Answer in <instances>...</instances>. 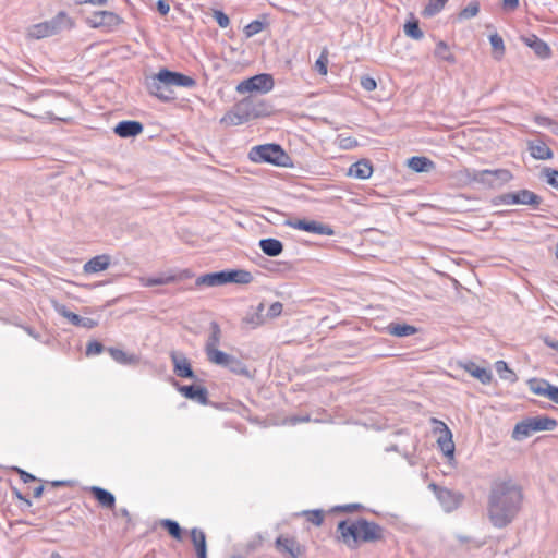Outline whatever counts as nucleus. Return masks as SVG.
<instances>
[{
  "label": "nucleus",
  "mask_w": 558,
  "mask_h": 558,
  "mask_svg": "<svg viewBox=\"0 0 558 558\" xmlns=\"http://www.w3.org/2000/svg\"><path fill=\"white\" fill-rule=\"evenodd\" d=\"M262 267L272 274H279L284 270H290L292 268L291 264L288 262L274 260H265V264H263Z\"/></svg>",
  "instance_id": "nucleus-42"
},
{
  "label": "nucleus",
  "mask_w": 558,
  "mask_h": 558,
  "mask_svg": "<svg viewBox=\"0 0 558 558\" xmlns=\"http://www.w3.org/2000/svg\"><path fill=\"white\" fill-rule=\"evenodd\" d=\"M170 359L173 364V373L178 377L198 380L192 368L190 360L183 353L171 351Z\"/></svg>",
  "instance_id": "nucleus-15"
},
{
  "label": "nucleus",
  "mask_w": 558,
  "mask_h": 558,
  "mask_svg": "<svg viewBox=\"0 0 558 558\" xmlns=\"http://www.w3.org/2000/svg\"><path fill=\"white\" fill-rule=\"evenodd\" d=\"M336 541L349 549H357L363 543H376L385 539V529L365 518L341 520L337 524Z\"/></svg>",
  "instance_id": "nucleus-2"
},
{
  "label": "nucleus",
  "mask_w": 558,
  "mask_h": 558,
  "mask_svg": "<svg viewBox=\"0 0 558 558\" xmlns=\"http://www.w3.org/2000/svg\"><path fill=\"white\" fill-rule=\"evenodd\" d=\"M191 541L196 554L207 553L206 535L201 529L194 527L191 530Z\"/></svg>",
  "instance_id": "nucleus-36"
},
{
  "label": "nucleus",
  "mask_w": 558,
  "mask_h": 558,
  "mask_svg": "<svg viewBox=\"0 0 558 558\" xmlns=\"http://www.w3.org/2000/svg\"><path fill=\"white\" fill-rule=\"evenodd\" d=\"M174 386L177 390L186 399L198 402L199 404L207 405L209 403L208 400V390L206 387L201 385H180L174 381Z\"/></svg>",
  "instance_id": "nucleus-16"
},
{
  "label": "nucleus",
  "mask_w": 558,
  "mask_h": 558,
  "mask_svg": "<svg viewBox=\"0 0 558 558\" xmlns=\"http://www.w3.org/2000/svg\"><path fill=\"white\" fill-rule=\"evenodd\" d=\"M210 363L226 367L235 375L246 378L252 377L250 369L241 360L226 352L216 353L215 359Z\"/></svg>",
  "instance_id": "nucleus-13"
},
{
  "label": "nucleus",
  "mask_w": 558,
  "mask_h": 558,
  "mask_svg": "<svg viewBox=\"0 0 558 558\" xmlns=\"http://www.w3.org/2000/svg\"><path fill=\"white\" fill-rule=\"evenodd\" d=\"M248 156L255 162H268L279 167L292 166L290 156L279 144L255 146L251 149Z\"/></svg>",
  "instance_id": "nucleus-4"
},
{
  "label": "nucleus",
  "mask_w": 558,
  "mask_h": 558,
  "mask_svg": "<svg viewBox=\"0 0 558 558\" xmlns=\"http://www.w3.org/2000/svg\"><path fill=\"white\" fill-rule=\"evenodd\" d=\"M553 402L558 404V387L549 384L547 386V396Z\"/></svg>",
  "instance_id": "nucleus-58"
},
{
  "label": "nucleus",
  "mask_w": 558,
  "mask_h": 558,
  "mask_svg": "<svg viewBox=\"0 0 558 558\" xmlns=\"http://www.w3.org/2000/svg\"><path fill=\"white\" fill-rule=\"evenodd\" d=\"M386 330L389 335L398 337V338L409 337V336L415 335L417 332L416 327H414L412 325H408V324H400V323H390L386 327Z\"/></svg>",
  "instance_id": "nucleus-32"
},
{
  "label": "nucleus",
  "mask_w": 558,
  "mask_h": 558,
  "mask_svg": "<svg viewBox=\"0 0 558 558\" xmlns=\"http://www.w3.org/2000/svg\"><path fill=\"white\" fill-rule=\"evenodd\" d=\"M225 271L226 283L248 284L253 281V275L245 269H227Z\"/></svg>",
  "instance_id": "nucleus-25"
},
{
  "label": "nucleus",
  "mask_w": 558,
  "mask_h": 558,
  "mask_svg": "<svg viewBox=\"0 0 558 558\" xmlns=\"http://www.w3.org/2000/svg\"><path fill=\"white\" fill-rule=\"evenodd\" d=\"M547 386H549V381L546 379L533 378L529 380L530 390L538 396H547Z\"/></svg>",
  "instance_id": "nucleus-43"
},
{
  "label": "nucleus",
  "mask_w": 558,
  "mask_h": 558,
  "mask_svg": "<svg viewBox=\"0 0 558 558\" xmlns=\"http://www.w3.org/2000/svg\"><path fill=\"white\" fill-rule=\"evenodd\" d=\"M302 515L305 517V519L314 524L315 526H320L324 522L325 512L324 510L316 509V510H304L302 512Z\"/></svg>",
  "instance_id": "nucleus-44"
},
{
  "label": "nucleus",
  "mask_w": 558,
  "mask_h": 558,
  "mask_svg": "<svg viewBox=\"0 0 558 558\" xmlns=\"http://www.w3.org/2000/svg\"><path fill=\"white\" fill-rule=\"evenodd\" d=\"M195 284L197 287H199V286L218 287V286L227 284L226 278H225V271L221 270V271L202 275L196 279Z\"/></svg>",
  "instance_id": "nucleus-29"
},
{
  "label": "nucleus",
  "mask_w": 558,
  "mask_h": 558,
  "mask_svg": "<svg viewBox=\"0 0 558 558\" xmlns=\"http://www.w3.org/2000/svg\"><path fill=\"white\" fill-rule=\"evenodd\" d=\"M558 425L555 418L545 415H537L527 417L519 422L513 430V437L515 439H523L529 437L532 433L541 430H554Z\"/></svg>",
  "instance_id": "nucleus-6"
},
{
  "label": "nucleus",
  "mask_w": 558,
  "mask_h": 558,
  "mask_svg": "<svg viewBox=\"0 0 558 558\" xmlns=\"http://www.w3.org/2000/svg\"><path fill=\"white\" fill-rule=\"evenodd\" d=\"M268 26V23L266 21L255 20L251 23H248L243 32L246 38H251L254 35L260 33L263 29H265Z\"/></svg>",
  "instance_id": "nucleus-41"
},
{
  "label": "nucleus",
  "mask_w": 558,
  "mask_h": 558,
  "mask_svg": "<svg viewBox=\"0 0 558 558\" xmlns=\"http://www.w3.org/2000/svg\"><path fill=\"white\" fill-rule=\"evenodd\" d=\"M310 420H311L310 415H305V416L294 415V416L289 417L287 420V422L291 425H296L299 423L308 422Z\"/></svg>",
  "instance_id": "nucleus-61"
},
{
  "label": "nucleus",
  "mask_w": 558,
  "mask_h": 558,
  "mask_svg": "<svg viewBox=\"0 0 558 558\" xmlns=\"http://www.w3.org/2000/svg\"><path fill=\"white\" fill-rule=\"evenodd\" d=\"M408 166L415 172H429L435 168L434 162L424 156H413L408 160Z\"/></svg>",
  "instance_id": "nucleus-34"
},
{
  "label": "nucleus",
  "mask_w": 558,
  "mask_h": 558,
  "mask_svg": "<svg viewBox=\"0 0 558 558\" xmlns=\"http://www.w3.org/2000/svg\"><path fill=\"white\" fill-rule=\"evenodd\" d=\"M463 368L473 377L478 379L483 385H488L492 381V372L487 368L477 366L474 362H468Z\"/></svg>",
  "instance_id": "nucleus-30"
},
{
  "label": "nucleus",
  "mask_w": 558,
  "mask_h": 558,
  "mask_svg": "<svg viewBox=\"0 0 558 558\" xmlns=\"http://www.w3.org/2000/svg\"><path fill=\"white\" fill-rule=\"evenodd\" d=\"M448 0H428V3L422 11L424 17H433L442 11Z\"/></svg>",
  "instance_id": "nucleus-38"
},
{
  "label": "nucleus",
  "mask_w": 558,
  "mask_h": 558,
  "mask_svg": "<svg viewBox=\"0 0 558 558\" xmlns=\"http://www.w3.org/2000/svg\"><path fill=\"white\" fill-rule=\"evenodd\" d=\"M522 41L530 47L539 59H548L551 56V49L547 43L535 34L522 36Z\"/></svg>",
  "instance_id": "nucleus-20"
},
{
  "label": "nucleus",
  "mask_w": 558,
  "mask_h": 558,
  "mask_svg": "<svg viewBox=\"0 0 558 558\" xmlns=\"http://www.w3.org/2000/svg\"><path fill=\"white\" fill-rule=\"evenodd\" d=\"M175 280H177L175 276L149 278L147 280L146 286L153 287V286L168 284V283L174 282Z\"/></svg>",
  "instance_id": "nucleus-52"
},
{
  "label": "nucleus",
  "mask_w": 558,
  "mask_h": 558,
  "mask_svg": "<svg viewBox=\"0 0 558 558\" xmlns=\"http://www.w3.org/2000/svg\"><path fill=\"white\" fill-rule=\"evenodd\" d=\"M157 11L161 14V15H167L169 13V10H170V5L168 4L167 1L165 0H158L157 1Z\"/></svg>",
  "instance_id": "nucleus-60"
},
{
  "label": "nucleus",
  "mask_w": 558,
  "mask_h": 558,
  "mask_svg": "<svg viewBox=\"0 0 558 558\" xmlns=\"http://www.w3.org/2000/svg\"><path fill=\"white\" fill-rule=\"evenodd\" d=\"M363 509V506L361 504H347L343 506H336L331 509L332 512H345V513H352L355 511H359Z\"/></svg>",
  "instance_id": "nucleus-53"
},
{
  "label": "nucleus",
  "mask_w": 558,
  "mask_h": 558,
  "mask_svg": "<svg viewBox=\"0 0 558 558\" xmlns=\"http://www.w3.org/2000/svg\"><path fill=\"white\" fill-rule=\"evenodd\" d=\"M328 58L327 52L324 50L315 62V69L322 75L327 74Z\"/></svg>",
  "instance_id": "nucleus-51"
},
{
  "label": "nucleus",
  "mask_w": 558,
  "mask_h": 558,
  "mask_svg": "<svg viewBox=\"0 0 558 558\" xmlns=\"http://www.w3.org/2000/svg\"><path fill=\"white\" fill-rule=\"evenodd\" d=\"M480 12V3L477 1H471L461 12L459 19L468 20L476 16Z\"/></svg>",
  "instance_id": "nucleus-47"
},
{
  "label": "nucleus",
  "mask_w": 558,
  "mask_h": 558,
  "mask_svg": "<svg viewBox=\"0 0 558 558\" xmlns=\"http://www.w3.org/2000/svg\"><path fill=\"white\" fill-rule=\"evenodd\" d=\"M469 178L473 182L481 183L488 187H496L512 180L513 175L508 169H484L473 170L469 173Z\"/></svg>",
  "instance_id": "nucleus-7"
},
{
  "label": "nucleus",
  "mask_w": 558,
  "mask_h": 558,
  "mask_svg": "<svg viewBox=\"0 0 558 558\" xmlns=\"http://www.w3.org/2000/svg\"><path fill=\"white\" fill-rule=\"evenodd\" d=\"M283 305L280 302L272 303L269 308L267 315L269 317H277L282 313Z\"/></svg>",
  "instance_id": "nucleus-57"
},
{
  "label": "nucleus",
  "mask_w": 558,
  "mask_h": 558,
  "mask_svg": "<svg viewBox=\"0 0 558 558\" xmlns=\"http://www.w3.org/2000/svg\"><path fill=\"white\" fill-rule=\"evenodd\" d=\"M110 265V256L107 254L97 255L90 258L83 267L84 272L95 274L107 269Z\"/></svg>",
  "instance_id": "nucleus-26"
},
{
  "label": "nucleus",
  "mask_w": 558,
  "mask_h": 558,
  "mask_svg": "<svg viewBox=\"0 0 558 558\" xmlns=\"http://www.w3.org/2000/svg\"><path fill=\"white\" fill-rule=\"evenodd\" d=\"M489 41L493 47V56L496 60H500L505 54V44L502 37L495 33L489 36Z\"/></svg>",
  "instance_id": "nucleus-39"
},
{
  "label": "nucleus",
  "mask_w": 558,
  "mask_h": 558,
  "mask_svg": "<svg viewBox=\"0 0 558 558\" xmlns=\"http://www.w3.org/2000/svg\"><path fill=\"white\" fill-rule=\"evenodd\" d=\"M496 371L502 379L511 383L517 380V375L513 371L509 369L508 364L505 361L496 362Z\"/></svg>",
  "instance_id": "nucleus-45"
},
{
  "label": "nucleus",
  "mask_w": 558,
  "mask_h": 558,
  "mask_svg": "<svg viewBox=\"0 0 558 558\" xmlns=\"http://www.w3.org/2000/svg\"><path fill=\"white\" fill-rule=\"evenodd\" d=\"M107 351V349L104 347L102 343H100L99 341L97 340H93V341H89L86 345V355L87 356H90V355H96V354H100L101 352L104 351Z\"/></svg>",
  "instance_id": "nucleus-50"
},
{
  "label": "nucleus",
  "mask_w": 558,
  "mask_h": 558,
  "mask_svg": "<svg viewBox=\"0 0 558 558\" xmlns=\"http://www.w3.org/2000/svg\"><path fill=\"white\" fill-rule=\"evenodd\" d=\"M404 34L415 40H420L424 37V33L420 28L417 20L408 21L403 26Z\"/></svg>",
  "instance_id": "nucleus-40"
},
{
  "label": "nucleus",
  "mask_w": 558,
  "mask_h": 558,
  "mask_svg": "<svg viewBox=\"0 0 558 558\" xmlns=\"http://www.w3.org/2000/svg\"><path fill=\"white\" fill-rule=\"evenodd\" d=\"M337 144L341 149L345 150L353 149L359 146V142L356 138L343 135H338Z\"/></svg>",
  "instance_id": "nucleus-48"
},
{
  "label": "nucleus",
  "mask_w": 558,
  "mask_h": 558,
  "mask_svg": "<svg viewBox=\"0 0 558 558\" xmlns=\"http://www.w3.org/2000/svg\"><path fill=\"white\" fill-rule=\"evenodd\" d=\"M14 471L19 474L23 483H29L37 481V477L23 469L14 468Z\"/></svg>",
  "instance_id": "nucleus-56"
},
{
  "label": "nucleus",
  "mask_w": 558,
  "mask_h": 558,
  "mask_svg": "<svg viewBox=\"0 0 558 558\" xmlns=\"http://www.w3.org/2000/svg\"><path fill=\"white\" fill-rule=\"evenodd\" d=\"M439 423L441 424L442 429H441V435L437 440L438 446H439L440 450L442 451V453L447 458H449L450 460H453L454 459V442L452 440V433L445 423H442V422H439Z\"/></svg>",
  "instance_id": "nucleus-23"
},
{
  "label": "nucleus",
  "mask_w": 558,
  "mask_h": 558,
  "mask_svg": "<svg viewBox=\"0 0 558 558\" xmlns=\"http://www.w3.org/2000/svg\"><path fill=\"white\" fill-rule=\"evenodd\" d=\"M523 489L513 480H495L487 496V517L497 529L511 524L523 504Z\"/></svg>",
  "instance_id": "nucleus-1"
},
{
  "label": "nucleus",
  "mask_w": 558,
  "mask_h": 558,
  "mask_svg": "<svg viewBox=\"0 0 558 558\" xmlns=\"http://www.w3.org/2000/svg\"><path fill=\"white\" fill-rule=\"evenodd\" d=\"M214 17H215L216 22L218 23V25L222 28L228 27L230 24L229 16L220 10L214 11Z\"/></svg>",
  "instance_id": "nucleus-54"
},
{
  "label": "nucleus",
  "mask_w": 558,
  "mask_h": 558,
  "mask_svg": "<svg viewBox=\"0 0 558 558\" xmlns=\"http://www.w3.org/2000/svg\"><path fill=\"white\" fill-rule=\"evenodd\" d=\"M56 311L66 318L72 325L77 327H84L86 329H92L97 326V322L89 317H82L71 311L68 310L65 305L56 304Z\"/></svg>",
  "instance_id": "nucleus-19"
},
{
  "label": "nucleus",
  "mask_w": 558,
  "mask_h": 558,
  "mask_svg": "<svg viewBox=\"0 0 558 558\" xmlns=\"http://www.w3.org/2000/svg\"><path fill=\"white\" fill-rule=\"evenodd\" d=\"M258 245L262 252L270 257L279 256L283 252L282 242L274 238L262 239Z\"/></svg>",
  "instance_id": "nucleus-27"
},
{
  "label": "nucleus",
  "mask_w": 558,
  "mask_h": 558,
  "mask_svg": "<svg viewBox=\"0 0 558 558\" xmlns=\"http://www.w3.org/2000/svg\"><path fill=\"white\" fill-rule=\"evenodd\" d=\"M143 130V124L135 120L120 121L113 129L114 133L122 138L135 137L141 134Z\"/></svg>",
  "instance_id": "nucleus-21"
},
{
  "label": "nucleus",
  "mask_w": 558,
  "mask_h": 558,
  "mask_svg": "<svg viewBox=\"0 0 558 558\" xmlns=\"http://www.w3.org/2000/svg\"><path fill=\"white\" fill-rule=\"evenodd\" d=\"M496 204H505V205H514V204H521V205H530L533 208H538V206L542 204L543 198L537 195L536 193L523 189L519 190L517 192H509L501 194L497 196Z\"/></svg>",
  "instance_id": "nucleus-8"
},
{
  "label": "nucleus",
  "mask_w": 558,
  "mask_h": 558,
  "mask_svg": "<svg viewBox=\"0 0 558 558\" xmlns=\"http://www.w3.org/2000/svg\"><path fill=\"white\" fill-rule=\"evenodd\" d=\"M107 352L110 354V356L122 365H135L138 363L140 359L135 354H128L121 349L117 348H107Z\"/></svg>",
  "instance_id": "nucleus-33"
},
{
  "label": "nucleus",
  "mask_w": 558,
  "mask_h": 558,
  "mask_svg": "<svg viewBox=\"0 0 558 558\" xmlns=\"http://www.w3.org/2000/svg\"><path fill=\"white\" fill-rule=\"evenodd\" d=\"M531 156L538 160H547L553 158L551 149L542 141H531L529 143Z\"/></svg>",
  "instance_id": "nucleus-28"
},
{
  "label": "nucleus",
  "mask_w": 558,
  "mask_h": 558,
  "mask_svg": "<svg viewBox=\"0 0 558 558\" xmlns=\"http://www.w3.org/2000/svg\"><path fill=\"white\" fill-rule=\"evenodd\" d=\"M159 524L174 539H177V541L183 539V530L181 529L180 524L177 521L171 520V519H162V520H160Z\"/></svg>",
  "instance_id": "nucleus-37"
},
{
  "label": "nucleus",
  "mask_w": 558,
  "mask_h": 558,
  "mask_svg": "<svg viewBox=\"0 0 558 558\" xmlns=\"http://www.w3.org/2000/svg\"><path fill=\"white\" fill-rule=\"evenodd\" d=\"M373 173V166L368 159H361L349 168L348 174L355 179L366 180Z\"/></svg>",
  "instance_id": "nucleus-24"
},
{
  "label": "nucleus",
  "mask_w": 558,
  "mask_h": 558,
  "mask_svg": "<svg viewBox=\"0 0 558 558\" xmlns=\"http://www.w3.org/2000/svg\"><path fill=\"white\" fill-rule=\"evenodd\" d=\"M86 23L93 28L112 29L123 23V19L111 11H95L86 17Z\"/></svg>",
  "instance_id": "nucleus-14"
},
{
  "label": "nucleus",
  "mask_w": 558,
  "mask_h": 558,
  "mask_svg": "<svg viewBox=\"0 0 558 558\" xmlns=\"http://www.w3.org/2000/svg\"><path fill=\"white\" fill-rule=\"evenodd\" d=\"M74 22L64 11H60L54 17L32 26L29 35L36 39L53 36L63 29H70Z\"/></svg>",
  "instance_id": "nucleus-5"
},
{
  "label": "nucleus",
  "mask_w": 558,
  "mask_h": 558,
  "mask_svg": "<svg viewBox=\"0 0 558 558\" xmlns=\"http://www.w3.org/2000/svg\"><path fill=\"white\" fill-rule=\"evenodd\" d=\"M361 86L366 90V92H372L376 88L377 86V83L376 81L368 76V75H364L361 77Z\"/></svg>",
  "instance_id": "nucleus-55"
},
{
  "label": "nucleus",
  "mask_w": 558,
  "mask_h": 558,
  "mask_svg": "<svg viewBox=\"0 0 558 558\" xmlns=\"http://www.w3.org/2000/svg\"><path fill=\"white\" fill-rule=\"evenodd\" d=\"M144 84L150 96L167 102L175 99L173 87L193 88L196 81L183 73L162 68L158 73L146 76Z\"/></svg>",
  "instance_id": "nucleus-3"
},
{
  "label": "nucleus",
  "mask_w": 558,
  "mask_h": 558,
  "mask_svg": "<svg viewBox=\"0 0 558 558\" xmlns=\"http://www.w3.org/2000/svg\"><path fill=\"white\" fill-rule=\"evenodd\" d=\"M287 225L292 228L312 232V233H316V234L332 235L335 233L330 226L317 222L315 220H306V219L288 220Z\"/></svg>",
  "instance_id": "nucleus-17"
},
{
  "label": "nucleus",
  "mask_w": 558,
  "mask_h": 558,
  "mask_svg": "<svg viewBox=\"0 0 558 558\" xmlns=\"http://www.w3.org/2000/svg\"><path fill=\"white\" fill-rule=\"evenodd\" d=\"M13 495L19 499L22 500L27 507L32 506V501L26 498L19 489L13 488Z\"/></svg>",
  "instance_id": "nucleus-63"
},
{
  "label": "nucleus",
  "mask_w": 558,
  "mask_h": 558,
  "mask_svg": "<svg viewBox=\"0 0 558 558\" xmlns=\"http://www.w3.org/2000/svg\"><path fill=\"white\" fill-rule=\"evenodd\" d=\"M428 488L434 492L446 512L456 510L464 499L463 494L439 486L436 483H430Z\"/></svg>",
  "instance_id": "nucleus-10"
},
{
  "label": "nucleus",
  "mask_w": 558,
  "mask_h": 558,
  "mask_svg": "<svg viewBox=\"0 0 558 558\" xmlns=\"http://www.w3.org/2000/svg\"><path fill=\"white\" fill-rule=\"evenodd\" d=\"M248 119L246 118L243 109L238 104L234 105L233 109L228 111L223 118L221 119L222 123H227L229 125H240L245 122H247Z\"/></svg>",
  "instance_id": "nucleus-31"
},
{
  "label": "nucleus",
  "mask_w": 558,
  "mask_h": 558,
  "mask_svg": "<svg viewBox=\"0 0 558 558\" xmlns=\"http://www.w3.org/2000/svg\"><path fill=\"white\" fill-rule=\"evenodd\" d=\"M275 82L270 74L262 73L242 81L236 86V92L243 94L247 92L267 93L274 88Z\"/></svg>",
  "instance_id": "nucleus-12"
},
{
  "label": "nucleus",
  "mask_w": 558,
  "mask_h": 558,
  "mask_svg": "<svg viewBox=\"0 0 558 558\" xmlns=\"http://www.w3.org/2000/svg\"><path fill=\"white\" fill-rule=\"evenodd\" d=\"M221 328L219 324L213 320L209 325V335L205 343V353L206 357L209 362L215 359L216 353H223V351L218 350L221 340Z\"/></svg>",
  "instance_id": "nucleus-18"
},
{
  "label": "nucleus",
  "mask_w": 558,
  "mask_h": 558,
  "mask_svg": "<svg viewBox=\"0 0 558 558\" xmlns=\"http://www.w3.org/2000/svg\"><path fill=\"white\" fill-rule=\"evenodd\" d=\"M88 490L102 508L110 510L116 508V497L111 492L100 486H90Z\"/></svg>",
  "instance_id": "nucleus-22"
},
{
  "label": "nucleus",
  "mask_w": 558,
  "mask_h": 558,
  "mask_svg": "<svg viewBox=\"0 0 558 558\" xmlns=\"http://www.w3.org/2000/svg\"><path fill=\"white\" fill-rule=\"evenodd\" d=\"M502 5L506 10L514 11L519 8V0H502Z\"/></svg>",
  "instance_id": "nucleus-62"
},
{
  "label": "nucleus",
  "mask_w": 558,
  "mask_h": 558,
  "mask_svg": "<svg viewBox=\"0 0 558 558\" xmlns=\"http://www.w3.org/2000/svg\"><path fill=\"white\" fill-rule=\"evenodd\" d=\"M434 56L442 61H446L450 64H454L457 62L456 56L451 52L448 44L444 40H439L436 44V48L434 50Z\"/></svg>",
  "instance_id": "nucleus-35"
},
{
  "label": "nucleus",
  "mask_w": 558,
  "mask_h": 558,
  "mask_svg": "<svg viewBox=\"0 0 558 558\" xmlns=\"http://www.w3.org/2000/svg\"><path fill=\"white\" fill-rule=\"evenodd\" d=\"M275 548L283 558H302L306 554V546L289 535H279L275 541Z\"/></svg>",
  "instance_id": "nucleus-9"
},
{
  "label": "nucleus",
  "mask_w": 558,
  "mask_h": 558,
  "mask_svg": "<svg viewBox=\"0 0 558 558\" xmlns=\"http://www.w3.org/2000/svg\"><path fill=\"white\" fill-rule=\"evenodd\" d=\"M264 310V304L260 303L257 307V311L252 313V314H247L244 318H243V323L245 324H248V325H254V326H259L264 323V316L262 314Z\"/></svg>",
  "instance_id": "nucleus-46"
},
{
  "label": "nucleus",
  "mask_w": 558,
  "mask_h": 558,
  "mask_svg": "<svg viewBox=\"0 0 558 558\" xmlns=\"http://www.w3.org/2000/svg\"><path fill=\"white\" fill-rule=\"evenodd\" d=\"M542 175L546 179V182L553 187L558 190V170L551 168H544Z\"/></svg>",
  "instance_id": "nucleus-49"
},
{
  "label": "nucleus",
  "mask_w": 558,
  "mask_h": 558,
  "mask_svg": "<svg viewBox=\"0 0 558 558\" xmlns=\"http://www.w3.org/2000/svg\"><path fill=\"white\" fill-rule=\"evenodd\" d=\"M541 339L543 340V342L548 347V348H551L556 351H558V340H555L553 339L550 336L548 335H545V336H542Z\"/></svg>",
  "instance_id": "nucleus-59"
},
{
  "label": "nucleus",
  "mask_w": 558,
  "mask_h": 558,
  "mask_svg": "<svg viewBox=\"0 0 558 558\" xmlns=\"http://www.w3.org/2000/svg\"><path fill=\"white\" fill-rule=\"evenodd\" d=\"M246 118L250 120L267 117L271 113V106L262 98L248 96L239 101Z\"/></svg>",
  "instance_id": "nucleus-11"
},
{
  "label": "nucleus",
  "mask_w": 558,
  "mask_h": 558,
  "mask_svg": "<svg viewBox=\"0 0 558 558\" xmlns=\"http://www.w3.org/2000/svg\"><path fill=\"white\" fill-rule=\"evenodd\" d=\"M541 120L543 121L542 122L543 124L551 125L553 126V132L555 134H558V123L557 122H555L550 118H546V117L541 118Z\"/></svg>",
  "instance_id": "nucleus-64"
}]
</instances>
